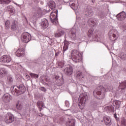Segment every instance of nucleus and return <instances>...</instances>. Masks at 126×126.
Segmentation results:
<instances>
[{
	"label": "nucleus",
	"instance_id": "1",
	"mask_svg": "<svg viewBox=\"0 0 126 126\" xmlns=\"http://www.w3.org/2000/svg\"><path fill=\"white\" fill-rule=\"evenodd\" d=\"M26 90V88L25 86L22 84L19 85V86H14L11 87V91L13 95H15V93L18 94V93H20V94H23V93H25Z\"/></svg>",
	"mask_w": 126,
	"mask_h": 126
},
{
	"label": "nucleus",
	"instance_id": "2",
	"mask_svg": "<svg viewBox=\"0 0 126 126\" xmlns=\"http://www.w3.org/2000/svg\"><path fill=\"white\" fill-rule=\"evenodd\" d=\"M71 56L72 61L76 63L81 62V60H82L81 54H80V52L77 50H72Z\"/></svg>",
	"mask_w": 126,
	"mask_h": 126
},
{
	"label": "nucleus",
	"instance_id": "3",
	"mask_svg": "<svg viewBox=\"0 0 126 126\" xmlns=\"http://www.w3.org/2000/svg\"><path fill=\"white\" fill-rule=\"evenodd\" d=\"M87 100V95H80L78 98V105L81 110L85 108V102Z\"/></svg>",
	"mask_w": 126,
	"mask_h": 126
},
{
	"label": "nucleus",
	"instance_id": "4",
	"mask_svg": "<svg viewBox=\"0 0 126 126\" xmlns=\"http://www.w3.org/2000/svg\"><path fill=\"white\" fill-rule=\"evenodd\" d=\"M106 89L103 86H98L93 92L94 95H105Z\"/></svg>",
	"mask_w": 126,
	"mask_h": 126
},
{
	"label": "nucleus",
	"instance_id": "5",
	"mask_svg": "<svg viewBox=\"0 0 126 126\" xmlns=\"http://www.w3.org/2000/svg\"><path fill=\"white\" fill-rule=\"evenodd\" d=\"M31 34L28 32H24L22 34L21 40L24 43H27L31 40Z\"/></svg>",
	"mask_w": 126,
	"mask_h": 126
},
{
	"label": "nucleus",
	"instance_id": "6",
	"mask_svg": "<svg viewBox=\"0 0 126 126\" xmlns=\"http://www.w3.org/2000/svg\"><path fill=\"white\" fill-rule=\"evenodd\" d=\"M4 121L6 124H11L14 122V116L11 113H7L5 116Z\"/></svg>",
	"mask_w": 126,
	"mask_h": 126
},
{
	"label": "nucleus",
	"instance_id": "7",
	"mask_svg": "<svg viewBox=\"0 0 126 126\" xmlns=\"http://www.w3.org/2000/svg\"><path fill=\"white\" fill-rule=\"evenodd\" d=\"M40 26L41 29L43 30H45V29H47L49 27V22L48 20L46 19H41V22H40Z\"/></svg>",
	"mask_w": 126,
	"mask_h": 126
},
{
	"label": "nucleus",
	"instance_id": "8",
	"mask_svg": "<svg viewBox=\"0 0 126 126\" xmlns=\"http://www.w3.org/2000/svg\"><path fill=\"white\" fill-rule=\"evenodd\" d=\"M97 23V20L94 18H90L88 20V24L89 25H91V27H96Z\"/></svg>",
	"mask_w": 126,
	"mask_h": 126
},
{
	"label": "nucleus",
	"instance_id": "9",
	"mask_svg": "<svg viewBox=\"0 0 126 126\" xmlns=\"http://www.w3.org/2000/svg\"><path fill=\"white\" fill-rule=\"evenodd\" d=\"M11 62V57L8 55H3L0 58V63H10Z\"/></svg>",
	"mask_w": 126,
	"mask_h": 126
},
{
	"label": "nucleus",
	"instance_id": "10",
	"mask_svg": "<svg viewBox=\"0 0 126 126\" xmlns=\"http://www.w3.org/2000/svg\"><path fill=\"white\" fill-rule=\"evenodd\" d=\"M116 18L119 21H123L126 18V13L125 11H122L116 15Z\"/></svg>",
	"mask_w": 126,
	"mask_h": 126
},
{
	"label": "nucleus",
	"instance_id": "11",
	"mask_svg": "<svg viewBox=\"0 0 126 126\" xmlns=\"http://www.w3.org/2000/svg\"><path fill=\"white\" fill-rule=\"evenodd\" d=\"M42 16V12L41 10H37L33 13V18L34 20H37L39 18H41Z\"/></svg>",
	"mask_w": 126,
	"mask_h": 126
},
{
	"label": "nucleus",
	"instance_id": "12",
	"mask_svg": "<svg viewBox=\"0 0 126 126\" xmlns=\"http://www.w3.org/2000/svg\"><path fill=\"white\" fill-rule=\"evenodd\" d=\"M73 71V69H72V66L69 65H68L67 67H66L64 69V72L67 75H71V74H72Z\"/></svg>",
	"mask_w": 126,
	"mask_h": 126
},
{
	"label": "nucleus",
	"instance_id": "13",
	"mask_svg": "<svg viewBox=\"0 0 126 126\" xmlns=\"http://www.w3.org/2000/svg\"><path fill=\"white\" fill-rule=\"evenodd\" d=\"M70 33L71 34L70 38H71L72 40H74L75 38H76V29L75 28H73L71 30Z\"/></svg>",
	"mask_w": 126,
	"mask_h": 126
},
{
	"label": "nucleus",
	"instance_id": "14",
	"mask_svg": "<svg viewBox=\"0 0 126 126\" xmlns=\"http://www.w3.org/2000/svg\"><path fill=\"white\" fill-rule=\"evenodd\" d=\"M56 14V15L53 14V13L50 14V21L52 23H54V22H57V21H58V10H57Z\"/></svg>",
	"mask_w": 126,
	"mask_h": 126
},
{
	"label": "nucleus",
	"instance_id": "15",
	"mask_svg": "<svg viewBox=\"0 0 126 126\" xmlns=\"http://www.w3.org/2000/svg\"><path fill=\"white\" fill-rule=\"evenodd\" d=\"M63 35H64V31L63 30H59L55 33V36L57 38L62 37Z\"/></svg>",
	"mask_w": 126,
	"mask_h": 126
},
{
	"label": "nucleus",
	"instance_id": "16",
	"mask_svg": "<svg viewBox=\"0 0 126 126\" xmlns=\"http://www.w3.org/2000/svg\"><path fill=\"white\" fill-rule=\"evenodd\" d=\"M17 57H23L24 56V51L23 48H19L15 53Z\"/></svg>",
	"mask_w": 126,
	"mask_h": 126
},
{
	"label": "nucleus",
	"instance_id": "17",
	"mask_svg": "<svg viewBox=\"0 0 126 126\" xmlns=\"http://www.w3.org/2000/svg\"><path fill=\"white\" fill-rule=\"evenodd\" d=\"M16 29H17V22L15 20H13L11 25V30L12 31H15Z\"/></svg>",
	"mask_w": 126,
	"mask_h": 126
},
{
	"label": "nucleus",
	"instance_id": "18",
	"mask_svg": "<svg viewBox=\"0 0 126 126\" xmlns=\"http://www.w3.org/2000/svg\"><path fill=\"white\" fill-rule=\"evenodd\" d=\"M85 14L87 17H91V16H93V11L91 9L87 8Z\"/></svg>",
	"mask_w": 126,
	"mask_h": 126
},
{
	"label": "nucleus",
	"instance_id": "19",
	"mask_svg": "<svg viewBox=\"0 0 126 126\" xmlns=\"http://www.w3.org/2000/svg\"><path fill=\"white\" fill-rule=\"evenodd\" d=\"M7 74V71L4 69L2 68L0 70V78H2V77H4L5 75Z\"/></svg>",
	"mask_w": 126,
	"mask_h": 126
},
{
	"label": "nucleus",
	"instance_id": "20",
	"mask_svg": "<svg viewBox=\"0 0 126 126\" xmlns=\"http://www.w3.org/2000/svg\"><path fill=\"white\" fill-rule=\"evenodd\" d=\"M11 96L10 95H3L2 99L5 103H8V102L10 101Z\"/></svg>",
	"mask_w": 126,
	"mask_h": 126
},
{
	"label": "nucleus",
	"instance_id": "21",
	"mask_svg": "<svg viewBox=\"0 0 126 126\" xmlns=\"http://www.w3.org/2000/svg\"><path fill=\"white\" fill-rule=\"evenodd\" d=\"M119 88L121 89L122 92H124L126 88V81L120 83Z\"/></svg>",
	"mask_w": 126,
	"mask_h": 126
},
{
	"label": "nucleus",
	"instance_id": "22",
	"mask_svg": "<svg viewBox=\"0 0 126 126\" xmlns=\"http://www.w3.org/2000/svg\"><path fill=\"white\" fill-rule=\"evenodd\" d=\"M103 120L106 126H111V125H112L111 118H110V117H104Z\"/></svg>",
	"mask_w": 126,
	"mask_h": 126
},
{
	"label": "nucleus",
	"instance_id": "23",
	"mask_svg": "<svg viewBox=\"0 0 126 126\" xmlns=\"http://www.w3.org/2000/svg\"><path fill=\"white\" fill-rule=\"evenodd\" d=\"M59 78H60L59 76H55V83H56V85L58 86H62V85H63V83L60 79H59Z\"/></svg>",
	"mask_w": 126,
	"mask_h": 126
},
{
	"label": "nucleus",
	"instance_id": "24",
	"mask_svg": "<svg viewBox=\"0 0 126 126\" xmlns=\"http://www.w3.org/2000/svg\"><path fill=\"white\" fill-rule=\"evenodd\" d=\"M76 78H77V79H79V80H82L83 79V75L82 74V72H81V71H79L77 72L76 74Z\"/></svg>",
	"mask_w": 126,
	"mask_h": 126
},
{
	"label": "nucleus",
	"instance_id": "25",
	"mask_svg": "<svg viewBox=\"0 0 126 126\" xmlns=\"http://www.w3.org/2000/svg\"><path fill=\"white\" fill-rule=\"evenodd\" d=\"M37 107L39 108L40 111H42L43 107H44V102L43 101H38L37 103Z\"/></svg>",
	"mask_w": 126,
	"mask_h": 126
},
{
	"label": "nucleus",
	"instance_id": "26",
	"mask_svg": "<svg viewBox=\"0 0 126 126\" xmlns=\"http://www.w3.org/2000/svg\"><path fill=\"white\" fill-rule=\"evenodd\" d=\"M75 125L74 120L71 119L66 123V126H74Z\"/></svg>",
	"mask_w": 126,
	"mask_h": 126
},
{
	"label": "nucleus",
	"instance_id": "27",
	"mask_svg": "<svg viewBox=\"0 0 126 126\" xmlns=\"http://www.w3.org/2000/svg\"><path fill=\"white\" fill-rule=\"evenodd\" d=\"M48 6L51 9H54L56 8V3L54 1H50L48 4Z\"/></svg>",
	"mask_w": 126,
	"mask_h": 126
},
{
	"label": "nucleus",
	"instance_id": "28",
	"mask_svg": "<svg viewBox=\"0 0 126 126\" xmlns=\"http://www.w3.org/2000/svg\"><path fill=\"white\" fill-rule=\"evenodd\" d=\"M121 104V102L118 100H115L113 102V105L116 108V109H119L120 108V105Z\"/></svg>",
	"mask_w": 126,
	"mask_h": 126
},
{
	"label": "nucleus",
	"instance_id": "29",
	"mask_svg": "<svg viewBox=\"0 0 126 126\" xmlns=\"http://www.w3.org/2000/svg\"><path fill=\"white\" fill-rule=\"evenodd\" d=\"M23 106L22 105V103L18 101L17 102L16 105V108L17 109V110H22Z\"/></svg>",
	"mask_w": 126,
	"mask_h": 126
},
{
	"label": "nucleus",
	"instance_id": "30",
	"mask_svg": "<svg viewBox=\"0 0 126 126\" xmlns=\"http://www.w3.org/2000/svg\"><path fill=\"white\" fill-rule=\"evenodd\" d=\"M11 2V0H0V4H9Z\"/></svg>",
	"mask_w": 126,
	"mask_h": 126
},
{
	"label": "nucleus",
	"instance_id": "31",
	"mask_svg": "<svg viewBox=\"0 0 126 126\" xmlns=\"http://www.w3.org/2000/svg\"><path fill=\"white\" fill-rule=\"evenodd\" d=\"M5 28L7 30H8L9 28H10V22L9 20H7L5 22Z\"/></svg>",
	"mask_w": 126,
	"mask_h": 126
},
{
	"label": "nucleus",
	"instance_id": "32",
	"mask_svg": "<svg viewBox=\"0 0 126 126\" xmlns=\"http://www.w3.org/2000/svg\"><path fill=\"white\" fill-rule=\"evenodd\" d=\"M119 58L120 59H122L123 61H126V54L125 53H121V55H119Z\"/></svg>",
	"mask_w": 126,
	"mask_h": 126
},
{
	"label": "nucleus",
	"instance_id": "33",
	"mask_svg": "<svg viewBox=\"0 0 126 126\" xmlns=\"http://www.w3.org/2000/svg\"><path fill=\"white\" fill-rule=\"evenodd\" d=\"M7 80L9 84H12V83H13V78H12V77L10 75L8 76Z\"/></svg>",
	"mask_w": 126,
	"mask_h": 126
},
{
	"label": "nucleus",
	"instance_id": "34",
	"mask_svg": "<svg viewBox=\"0 0 126 126\" xmlns=\"http://www.w3.org/2000/svg\"><path fill=\"white\" fill-rule=\"evenodd\" d=\"M117 39V35L116 33H113L112 36H110V39L112 41H116Z\"/></svg>",
	"mask_w": 126,
	"mask_h": 126
},
{
	"label": "nucleus",
	"instance_id": "35",
	"mask_svg": "<svg viewBox=\"0 0 126 126\" xmlns=\"http://www.w3.org/2000/svg\"><path fill=\"white\" fill-rule=\"evenodd\" d=\"M71 7L74 10H76V9L78 8V6L76 5L74 3H72L71 4Z\"/></svg>",
	"mask_w": 126,
	"mask_h": 126
},
{
	"label": "nucleus",
	"instance_id": "36",
	"mask_svg": "<svg viewBox=\"0 0 126 126\" xmlns=\"http://www.w3.org/2000/svg\"><path fill=\"white\" fill-rule=\"evenodd\" d=\"M30 75H31V77H32V78H38V77H39V75L38 74H34L33 73H31L30 74Z\"/></svg>",
	"mask_w": 126,
	"mask_h": 126
},
{
	"label": "nucleus",
	"instance_id": "37",
	"mask_svg": "<svg viewBox=\"0 0 126 126\" xmlns=\"http://www.w3.org/2000/svg\"><path fill=\"white\" fill-rule=\"evenodd\" d=\"M7 9L10 12H14V9H13V7L11 5H9L7 6Z\"/></svg>",
	"mask_w": 126,
	"mask_h": 126
},
{
	"label": "nucleus",
	"instance_id": "38",
	"mask_svg": "<svg viewBox=\"0 0 126 126\" xmlns=\"http://www.w3.org/2000/svg\"><path fill=\"white\" fill-rule=\"evenodd\" d=\"M64 61H61L59 64L58 65H59V66H60V67H61V68H63V66H64Z\"/></svg>",
	"mask_w": 126,
	"mask_h": 126
},
{
	"label": "nucleus",
	"instance_id": "39",
	"mask_svg": "<svg viewBox=\"0 0 126 126\" xmlns=\"http://www.w3.org/2000/svg\"><path fill=\"white\" fill-rule=\"evenodd\" d=\"M68 49V45L66 43H64V46L63 47V51L64 52H65V51H66Z\"/></svg>",
	"mask_w": 126,
	"mask_h": 126
},
{
	"label": "nucleus",
	"instance_id": "40",
	"mask_svg": "<svg viewBox=\"0 0 126 126\" xmlns=\"http://www.w3.org/2000/svg\"><path fill=\"white\" fill-rule=\"evenodd\" d=\"M94 97L98 100H101V99H103V95H94Z\"/></svg>",
	"mask_w": 126,
	"mask_h": 126
},
{
	"label": "nucleus",
	"instance_id": "41",
	"mask_svg": "<svg viewBox=\"0 0 126 126\" xmlns=\"http://www.w3.org/2000/svg\"><path fill=\"white\" fill-rule=\"evenodd\" d=\"M93 31H94V30L92 29L89 30L88 32V36H91L92 35V34H93Z\"/></svg>",
	"mask_w": 126,
	"mask_h": 126
},
{
	"label": "nucleus",
	"instance_id": "42",
	"mask_svg": "<svg viewBox=\"0 0 126 126\" xmlns=\"http://www.w3.org/2000/svg\"><path fill=\"white\" fill-rule=\"evenodd\" d=\"M122 126H126V120L123 119L121 121Z\"/></svg>",
	"mask_w": 126,
	"mask_h": 126
},
{
	"label": "nucleus",
	"instance_id": "43",
	"mask_svg": "<svg viewBox=\"0 0 126 126\" xmlns=\"http://www.w3.org/2000/svg\"><path fill=\"white\" fill-rule=\"evenodd\" d=\"M106 89L107 90H109V91H112L113 90V87L112 86H110V85L107 86V87H106Z\"/></svg>",
	"mask_w": 126,
	"mask_h": 126
},
{
	"label": "nucleus",
	"instance_id": "44",
	"mask_svg": "<svg viewBox=\"0 0 126 126\" xmlns=\"http://www.w3.org/2000/svg\"><path fill=\"white\" fill-rule=\"evenodd\" d=\"M48 81H49V79H48V78L45 77L44 78V80H42L41 82H42V83H45V82H48Z\"/></svg>",
	"mask_w": 126,
	"mask_h": 126
},
{
	"label": "nucleus",
	"instance_id": "45",
	"mask_svg": "<svg viewBox=\"0 0 126 126\" xmlns=\"http://www.w3.org/2000/svg\"><path fill=\"white\" fill-rule=\"evenodd\" d=\"M41 91H43V92H46L47 91V90L46 89V88L44 87H41L39 89Z\"/></svg>",
	"mask_w": 126,
	"mask_h": 126
},
{
	"label": "nucleus",
	"instance_id": "46",
	"mask_svg": "<svg viewBox=\"0 0 126 126\" xmlns=\"http://www.w3.org/2000/svg\"><path fill=\"white\" fill-rule=\"evenodd\" d=\"M65 104L66 105V107H67V108L69 107V103L68 101H65Z\"/></svg>",
	"mask_w": 126,
	"mask_h": 126
},
{
	"label": "nucleus",
	"instance_id": "47",
	"mask_svg": "<svg viewBox=\"0 0 126 126\" xmlns=\"http://www.w3.org/2000/svg\"><path fill=\"white\" fill-rule=\"evenodd\" d=\"M26 78H27V79H28V80H29L30 79V76H29V75H27L25 76Z\"/></svg>",
	"mask_w": 126,
	"mask_h": 126
},
{
	"label": "nucleus",
	"instance_id": "48",
	"mask_svg": "<svg viewBox=\"0 0 126 126\" xmlns=\"http://www.w3.org/2000/svg\"><path fill=\"white\" fill-rule=\"evenodd\" d=\"M123 28L124 30H126V24H125L123 25Z\"/></svg>",
	"mask_w": 126,
	"mask_h": 126
},
{
	"label": "nucleus",
	"instance_id": "49",
	"mask_svg": "<svg viewBox=\"0 0 126 126\" xmlns=\"http://www.w3.org/2000/svg\"><path fill=\"white\" fill-rule=\"evenodd\" d=\"M98 16L100 17V18H102V17H103V13H101L100 15L98 14Z\"/></svg>",
	"mask_w": 126,
	"mask_h": 126
},
{
	"label": "nucleus",
	"instance_id": "50",
	"mask_svg": "<svg viewBox=\"0 0 126 126\" xmlns=\"http://www.w3.org/2000/svg\"><path fill=\"white\" fill-rule=\"evenodd\" d=\"M91 1H92L93 3H95V0H91Z\"/></svg>",
	"mask_w": 126,
	"mask_h": 126
},
{
	"label": "nucleus",
	"instance_id": "51",
	"mask_svg": "<svg viewBox=\"0 0 126 126\" xmlns=\"http://www.w3.org/2000/svg\"><path fill=\"white\" fill-rule=\"evenodd\" d=\"M59 56V52H57L55 54V57H58Z\"/></svg>",
	"mask_w": 126,
	"mask_h": 126
},
{
	"label": "nucleus",
	"instance_id": "52",
	"mask_svg": "<svg viewBox=\"0 0 126 126\" xmlns=\"http://www.w3.org/2000/svg\"><path fill=\"white\" fill-rule=\"evenodd\" d=\"M2 94V91L0 90V95H1Z\"/></svg>",
	"mask_w": 126,
	"mask_h": 126
},
{
	"label": "nucleus",
	"instance_id": "53",
	"mask_svg": "<svg viewBox=\"0 0 126 126\" xmlns=\"http://www.w3.org/2000/svg\"><path fill=\"white\" fill-rule=\"evenodd\" d=\"M39 117H43V114L42 113H40V115H39Z\"/></svg>",
	"mask_w": 126,
	"mask_h": 126
},
{
	"label": "nucleus",
	"instance_id": "54",
	"mask_svg": "<svg viewBox=\"0 0 126 126\" xmlns=\"http://www.w3.org/2000/svg\"><path fill=\"white\" fill-rule=\"evenodd\" d=\"M69 94H70V95H72V94H75L74 93H72V92H70Z\"/></svg>",
	"mask_w": 126,
	"mask_h": 126
},
{
	"label": "nucleus",
	"instance_id": "55",
	"mask_svg": "<svg viewBox=\"0 0 126 126\" xmlns=\"http://www.w3.org/2000/svg\"><path fill=\"white\" fill-rule=\"evenodd\" d=\"M114 117L115 118V119H117V115L116 114L114 115Z\"/></svg>",
	"mask_w": 126,
	"mask_h": 126
},
{
	"label": "nucleus",
	"instance_id": "56",
	"mask_svg": "<svg viewBox=\"0 0 126 126\" xmlns=\"http://www.w3.org/2000/svg\"><path fill=\"white\" fill-rule=\"evenodd\" d=\"M58 0V1H59L60 2H61V1H63V0Z\"/></svg>",
	"mask_w": 126,
	"mask_h": 126
},
{
	"label": "nucleus",
	"instance_id": "57",
	"mask_svg": "<svg viewBox=\"0 0 126 126\" xmlns=\"http://www.w3.org/2000/svg\"><path fill=\"white\" fill-rule=\"evenodd\" d=\"M106 108H107V109H109V108H110V106H108Z\"/></svg>",
	"mask_w": 126,
	"mask_h": 126
},
{
	"label": "nucleus",
	"instance_id": "58",
	"mask_svg": "<svg viewBox=\"0 0 126 126\" xmlns=\"http://www.w3.org/2000/svg\"><path fill=\"white\" fill-rule=\"evenodd\" d=\"M116 33H118V31H115Z\"/></svg>",
	"mask_w": 126,
	"mask_h": 126
},
{
	"label": "nucleus",
	"instance_id": "59",
	"mask_svg": "<svg viewBox=\"0 0 126 126\" xmlns=\"http://www.w3.org/2000/svg\"><path fill=\"white\" fill-rule=\"evenodd\" d=\"M106 48H108V45H105Z\"/></svg>",
	"mask_w": 126,
	"mask_h": 126
},
{
	"label": "nucleus",
	"instance_id": "60",
	"mask_svg": "<svg viewBox=\"0 0 126 126\" xmlns=\"http://www.w3.org/2000/svg\"><path fill=\"white\" fill-rule=\"evenodd\" d=\"M77 3H78V1L77 0Z\"/></svg>",
	"mask_w": 126,
	"mask_h": 126
},
{
	"label": "nucleus",
	"instance_id": "61",
	"mask_svg": "<svg viewBox=\"0 0 126 126\" xmlns=\"http://www.w3.org/2000/svg\"><path fill=\"white\" fill-rule=\"evenodd\" d=\"M111 32H109V35H110V34H111Z\"/></svg>",
	"mask_w": 126,
	"mask_h": 126
},
{
	"label": "nucleus",
	"instance_id": "62",
	"mask_svg": "<svg viewBox=\"0 0 126 126\" xmlns=\"http://www.w3.org/2000/svg\"><path fill=\"white\" fill-rule=\"evenodd\" d=\"M112 31V32H114V30H112V31Z\"/></svg>",
	"mask_w": 126,
	"mask_h": 126
},
{
	"label": "nucleus",
	"instance_id": "63",
	"mask_svg": "<svg viewBox=\"0 0 126 126\" xmlns=\"http://www.w3.org/2000/svg\"><path fill=\"white\" fill-rule=\"evenodd\" d=\"M118 126H120L118 125Z\"/></svg>",
	"mask_w": 126,
	"mask_h": 126
},
{
	"label": "nucleus",
	"instance_id": "64",
	"mask_svg": "<svg viewBox=\"0 0 126 126\" xmlns=\"http://www.w3.org/2000/svg\"><path fill=\"white\" fill-rule=\"evenodd\" d=\"M118 126H120L118 125Z\"/></svg>",
	"mask_w": 126,
	"mask_h": 126
}]
</instances>
